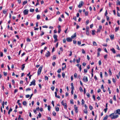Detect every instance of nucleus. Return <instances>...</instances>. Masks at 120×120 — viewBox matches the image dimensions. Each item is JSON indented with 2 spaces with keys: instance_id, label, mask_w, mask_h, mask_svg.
Instances as JSON below:
<instances>
[{
  "instance_id": "1",
  "label": "nucleus",
  "mask_w": 120,
  "mask_h": 120,
  "mask_svg": "<svg viewBox=\"0 0 120 120\" xmlns=\"http://www.w3.org/2000/svg\"><path fill=\"white\" fill-rule=\"evenodd\" d=\"M118 116V115H115L114 113H112L109 115V116L112 119H116L117 118Z\"/></svg>"
},
{
  "instance_id": "2",
  "label": "nucleus",
  "mask_w": 120,
  "mask_h": 120,
  "mask_svg": "<svg viewBox=\"0 0 120 120\" xmlns=\"http://www.w3.org/2000/svg\"><path fill=\"white\" fill-rule=\"evenodd\" d=\"M42 68V66H41L39 68L38 71V75H40L41 72V70Z\"/></svg>"
},
{
  "instance_id": "3",
  "label": "nucleus",
  "mask_w": 120,
  "mask_h": 120,
  "mask_svg": "<svg viewBox=\"0 0 120 120\" xmlns=\"http://www.w3.org/2000/svg\"><path fill=\"white\" fill-rule=\"evenodd\" d=\"M84 4V3L83 1H80L79 2V4L78 5V7L79 8H81L82 6Z\"/></svg>"
},
{
  "instance_id": "4",
  "label": "nucleus",
  "mask_w": 120,
  "mask_h": 120,
  "mask_svg": "<svg viewBox=\"0 0 120 120\" xmlns=\"http://www.w3.org/2000/svg\"><path fill=\"white\" fill-rule=\"evenodd\" d=\"M62 104L63 105L64 107V108L65 109H66L67 108V105L66 103H64V101L63 100L61 102Z\"/></svg>"
},
{
  "instance_id": "5",
  "label": "nucleus",
  "mask_w": 120,
  "mask_h": 120,
  "mask_svg": "<svg viewBox=\"0 0 120 120\" xmlns=\"http://www.w3.org/2000/svg\"><path fill=\"white\" fill-rule=\"evenodd\" d=\"M83 79L85 82H87L88 81V78L87 76H84L83 78Z\"/></svg>"
},
{
  "instance_id": "6",
  "label": "nucleus",
  "mask_w": 120,
  "mask_h": 120,
  "mask_svg": "<svg viewBox=\"0 0 120 120\" xmlns=\"http://www.w3.org/2000/svg\"><path fill=\"white\" fill-rule=\"evenodd\" d=\"M29 10L27 9L23 11V13L24 15H27L28 14Z\"/></svg>"
},
{
  "instance_id": "7",
  "label": "nucleus",
  "mask_w": 120,
  "mask_h": 120,
  "mask_svg": "<svg viewBox=\"0 0 120 120\" xmlns=\"http://www.w3.org/2000/svg\"><path fill=\"white\" fill-rule=\"evenodd\" d=\"M35 79H34L31 82L30 84V86H31L32 85H35Z\"/></svg>"
},
{
  "instance_id": "8",
  "label": "nucleus",
  "mask_w": 120,
  "mask_h": 120,
  "mask_svg": "<svg viewBox=\"0 0 120 120\" xmlns=\"http://www.w3.org/2000/svg\"><path fill=\"white\" fill-rule=\"evenodd\" d=\"M50 55V54L49 51H47L45 54V56L47 57H49Z\"/></svg>"
},
{
  "instance_id": "9",
  "label": "nucleus",
  "mask_w": 120,
  "mask_h": 120,
  "mask_svg": "<svg viewBox=\"0 0 120 120\" xmlns=\"http://www.w3.org/2000/svg\"><path fill=\"white\" fill-rule=\"evenodd\" d=\"M114 112L115 114H118L120 115V109H117L116 111V112L115 111Z\"/></svg>"
},
{
  "instance_id": "10",
  "label": "nucleus",
  "mask_w": 120,
  "mask_h": 120,
  "mask_svg": "<svg viewBox=\"0 0 120 120\" xmlns=\"http://www.w3.org/2000/svg\"><path fill=\"white\" fill-rule=\"evenodd\" d=\"M102 26L101 25H100L99 27V28L97 30V32H100L101 31V30L102 29Z\"/></svg>"
},
{
  "instance_id": "11",
  "label": "nucleus",
  "mask_w": 120,
  "mask_h": 120,
  "mask_svg": "<svg viewBox=\"0 0 120 120\" xmlns=\"http://www.w3.org/2000/svg\"><path fill=\"white\" fill-rule=\"evenodd\" d=\"M66 40L68 42H70L72 40V39L71 38H67Z\"/></svg>"
},
{
  "instance_id": "12",
  "label": "nucleus",
  "mask_w": 120,
  "mask_h": 120,
  "mask_svg": "<svg viewBox=\"0 0 120 120\" xmlns=\"http://www.w3.org/2000/svg\"><path fill=\"white\" fill-rule=\"evenodd\" d=\"M74 109L75 112L76 113H77L78 112V108L76 105H74Z\"/></svg>"
},
{
  "instance_id": "13",
  "label": "nucleus",
  "mask_w": 120,
  "mask_h": 120,
  "mask_svg": "<svg viewBox=\"0 0 120 120\" xmlns=\"http://www.w3.org/2000/svg\"><path fill=\"white\" fill-rule=\"evenodd\" d=\"M76 33H75L74 34H73V35L72 36H71V38L72 39H74L75 38V37H76Z\"/></svg>"
},
{
  "instance_id": "14",
  "label": "nucleus",
  "mask_w": 120,
  "mask_h": 120,
  "mask_svg": "<svg viewBox=\"0 0 120 120\" xmlns=\"http://www.w3.org/2000/svg\"><path fill=\"white\" fill-rule=\"evenodd\" d=\"M55 96L57 98H60V97L59 95H57V94L56 92H55Z\"/></svg>"
},
{
  "instance_id": "15",
  "label": "nucleus",
  "mask_w": 120,
  "mask_h": 120,
  "mask_svg": "<svg viewBox=\"0 0 120 120\" xmlns=\"http://www.w3.org/2000/svg\"><path fill=\"white\" fill-rule=\"evenodd\" d=\"M110 50L113 53H115L116 52L115 50L113 48H112Z\"/></svg>"
},
{
  "instance_id": "16",
  "label": "nucleus",
  "mask_w": 120,
  "mask_h": 120,
  "mask_svg": "<svg viewBox=\"0 0 120 120\" xmlns=\"http://www.w3.org/2000/svg\"><path fill=\"white\" fill-rule=\"evenodd\" d=\"M110 37L111 39H112L114 38V35H110Z\"/></svg>"
},
{
  "instance_id": "17",
  "label": "nucleus",
  "mask_w": 120,
  "mask_h": 120,
  "mask_svg": "<svg viewBox=\"0 0 120 120\" xmlns=\"http://www.w3.org/2000/svg\"><path fill=\"white\" fill-rule=\"evenodd\" d=\"M27 2V0H25L24 1H23V2L22 4L23 5H24L25 4H26Z\"/></svg>"
},
{
  "instance_id": "18",
  "label": "nucleus",
  "mask_w": 120,
  "mask_h": 120,
  "mask_svg": "<svg viewBox=\"0 0 120 120\" xmlns=\"http://www.w3.org/2000/svg\"><path fill=\"white\" fill-rule=\"evenodd\" d=\"M84 113L87 114L88 112L87 109H84Z\"/></svg>"
},
{
  "instance_id": "19",
  "label": "nucleus",
  "mask_w": 120,
  "mask_h": 120,
  "mask_svg": "<svg viewBox=\"0 0 120 120\" xmlns=\"http://www.w3.org/2000/svg\"><path fill=\"white\" fill-rule=\"evenodd\" d=\"M24 65H25V64H24L22 65V67L21 68V69L22 70H24V68H25V66Z\"/></svg>"
},
{
  "instance_id": "20",
  "label": "nucleus",
  "mask_w": 120,
  "mask_h": 120,
  "mask_svg": "<svg viewBox=\"0 0 120 120\" xmlns=\"http://www.w3.org/2000/svg\"><path fill=\"white\" fill-rule=\"evenodd\" d=\"M108 118V116L107 115H106L104 118L103 120H106Z\"/></svg>"
},
{
  "instance_id": "21",
  "label": "nucleus",
  "mask_w": 120,
  "mask_h": 120,
  "mask_svg": "<svg viewBox=\"0 0 120 120\" xmlns=\"http://www.w3.org/2000/svg\"><path fill=\"white\" fill-rule=\"evenodd\" d=\"M23 104L24 105H26L27 103L26 101H24L23 102Z\"/></svg>"
},
{
  "instance_id": "22",
  "label": "nucleus",
  "mask_w": 120,
  "mask_h": 120,
  "mask_svg": "<svg viewBox=\"0 0 120 120\" xmlns=\"http://www.w3.org/2000/svg\"><path fill=\"white\" fill-rule=\"evenodd\" d=\"M119 27H116L115 29V32H117L119 30Z\"/></svg>"
},
{
  "instance_id": "23",
  "label": "nucleus",
  "mask_w": 120,
  "mask_h": 120,
  "mask_svg": "<svg viewBox=\"0 0 120 120\" xmlns=\"http://www.w3.org/2000/svg\"><path fill=\"white\" fill-rule=\"evenodd\" d=\"M55 108L56 111H59V108L57 106H56Z\"/></svg>"
},
{
  "instance_id": "24",
  "label": "nucleus",
  "mask_w": 120,
  "mask_h": 120,
  "mask_svg": "<svg viewBox=\"0 0 120 120\" xmlns=\"http://www.w3.org/2000/svg\"><path fill=\"white\" fill-rule=\"evenodd\" d=\"M40 18V15H37V19H39Z\"/></svg>"
},
{
  "instance_id": "25",
  "label": "nucleus",
  "mask_w": 120,
  "mask_h": 120,
  "mask_svg": "<svg viewBox=\"0 0 120 120\" xmlns=\"http://www.w3.org/2000/svg\"><path fill=\"white\" fill-rule=\"evenodd\" d=\"M53 37L55 39H57V35L56 34H54L53 35Z\"/></svg>"
},
{
  "instance_id": "26",
  "label": "nucleus",
  "mask_w": 120,
  "mask_h": 120,
  "mask_svg": "<svg viewBox=\"0 0 120 120\" xmlns=\"http://www.w3.org/2000/svg\"><path fill=\"white\" fill-rule=\"evenodd\" d=\"M81 102H82V104H81L82 105H83L84 104V103H85V101L83 99H82Z\"/></svg>"
},
{
  "instance_id": "27",
  "label": "nucleus",
  "mask_w": 120,
  "mask_h": 120,
  "mask_svg": "<svg viewBox=\"0 0 120 120\" xmlns=\"http://www.w3.org/2000/svg\"><path fill=\"white\" fill-rule=\"evenodd\" d=\"M12 110V109H11V108L9 109V110L8 113V114H10V113L11 112Z\"/></svg>"
},
{
  "instance_id": "28",
  "label": "nucleus",
  "mask_w": 120,
  "mask_h": 120,
  "mask_svg": "<svg viewBox=\"0 0 120 120\" xmlns=\"http://www.w3.org/2000/svg\"><path fill=\"white\" fill-rule=\"evenodd\" d=\"M93 45L94 46H97L96 43L95 41H93Z\"/></svg>"
},
{
  "instance_id": "29",
  "label": "nucleus",
  "mask_w": 120,
  "mask_h": 120,
  "mask_svg": "<svg viewBox=\"0 0 120 120\" xmlns=\"http://www.w3.org/2000/svg\"><path fill=\"white\" fill-rule=\"evenodd\" d=\"M77 73H75L74 74V76L75 78H77Z\"/></svg>"
},
{
  "instance_id": "30",
  "label": "nucleus",
  "mask_w": 120,
  "mask_h": 120,
  "mask_svg": "<svg viewBox=\"0 0 120 120\" xmlns=\"http://www.w3.org/2000/svg\"><path fill=\"white\" fill-rule=\"evenodd\" d=\"M79 90L81 92H82L83 91V90L81 87H79Z\"/></svg>"
},
{
  "instance_id": "31",
  "label": "nucleus",
  "mask_w": 120,
  "mask_h": 120,
  "mask_svg": "<svg viewBox=\"0 0 120 120\" xmlns=\"http://www.w3.org/2000/svg\"><path fill=\"white\" fill-rule=\"evenodd\" d=\"M82 53L83 54H85V52L83 49H82Z\"/></svg>"
},
{
  "instance_id": "32",
  "label": "nucleus",
  "mask_w": 120,
  "mask_h": 120,
  "mask_svg": "<svg viewBox=\"0 0 120 120\" xmlns=\"http://www.w3.org/2000/svg\"><path fill=\"white\" fill-rule=\"evenodd\" d=\"M56 56L54 55L52 59L53 60H55L56 59Z\"/></svg>"
},
{
  "instance_id": "33",
  "label": "nucleus",
  "mask_w": 120,
  "mask_h": 120,
  "mask_svg": "<svg viewBox=\"0 0 120 120\" xmlns=\"http://www.w3.org/2000/svg\"><path fill=\"white\" fill-rule=\"evenodd\" d=\"M109 75H111L112 74V73L111 70L109 69Z\"/></svg>"
},
{
  "instance_id": "34",
  "label": "nucleus",
  "mask_w": 120,
  "mask_h": 120,
  "mask_svg": "<svg viewBox=\"0 0 120 120\" xmlns=\"http://www.w3.org/2000/svg\"><path fill=\"white\" fill-rule=\"evenodd\" d=\"M80 58H79V59L77 60L76 61L77 63H79L80 62Z\"/></svg>"
},
{
  "instance_id": "35",
  "label": "nucleus",
  "mask_w": 120,
  "mask_h": 120,
  "mask_svg": "<svg viewBox=\"0 0 120 120\" xmlns=\"http://www.w3.org/2000/svg\"><path fill=\"white\" fill-rule=\"evenodd\" d=\"M61 69H59L57 71V72L58 73H60L61 71Z\"/></svg>"
},
{
  "instance_id": "36",
  "label": "nucleus",
  "mask_w": 120,
  "mask_h": 120,
  "mask_svg": "<svg viewBox=\"0 0 120 120\" xmlns=\"http://www.w3.org/2000/svg\"><path fill=\"white\" fill-rule=\"evenodd\" d=\"M48 110L49 111H50V109L51 108V107L49 105L48 106Z\"/></svg>"
},
{
  "instance_id": "37",
  "label": "nucleus",
  "mask_w": 120,
  "mask_h": 120,
  "mask_svg": "<svg viewBox=\"0 0 120 120\" xmlns=\"http://www.w3.org/2000/svg\"><path fill=\"white\" fill-rule=\"evenodd\" d=\"M3 74L5 76H6L7 74V72H3Z\"/></svg>"
},
{
  "instance_id": "38",
  "label": "nucleus",
  "mask_w": 120,
  "mask_h": 120,
  "mask_svg": "<svg viewBox=\"0 0 120 120\" xmlns=\"http://www.w3.org/2000/svg\"><path fill=\"white\" fill-rule=\"evenodd\" d=\"M31 90V89L30 88H27L26 89V91H28L30 90Z\"/></svg>"
},
{
  "instance_id": "39",
  "label": "nucleus",
  "mask_w": 120,
  "mask_h": 120,
  "mask_svg": "<svg viewBox=\"0 0 120 120\" xmlns=\"http://www.w3.org/2000/svg\"><path fill=\"white\" fill-rule=\"evenodd\" d=\"M89 20H86V25H87L89 22Z\"/></svg>"
},
{
  "instance_id": "40",
  "label": "nucleus",
  "mask_w": 120,
  "mask_h": 120,
  "mask_svg": "<svg viewBox=\"0 0 120 120\" xmlns=\"http://www.w3.org/2000/svg\"><path fill=\"white\" fill-rule=\"evenodd\" d=\"M7 12V11L4 10L3 11V12L4 14H6Z\"/></svg>"
},
{
  "instance_id": "41",
  "label": "nucleus",
  "mask_w": 120,
  "mask_h": 120,
  "mask_svg": "<svg viewBox=\"0 0 120 120\" xmlns=\"http://www.w3.org/2000/svg\"><path fill=\"white\" fill-rule=\"evenodd\" d=\"M113 99L115 101H116V96L115 95H114L113 97Z\"/></svg>"
},
{
  "instance_id": "42",
  "label": "nucleus",
  "mask_w": 120,
  "mask_h": 120,
  "mask_svg": "<svg viewBox=\"0 0 120 120\" xmlns=\"http://www.w3.org/2000/svg\"><path fill=\"white\" fill-rule=\"evenodd\" d=\"M107 54H106L104 56V58L105 59H107Z\"/></svg>"
},
{
  "instance_id": "43",
  "label": "nucleus",
  "mask_w": 120,
  "mask_h": 120,
  "mask_svg": "<svg viewBox=\"0 0 120 120\" xmlns=\"http://www.w3.org/2000/svg\"><path fill=\"white\" fill-rule=\"evenodd\" d=\"M102 72H100V76L101 78H102Z\"/></svg>"
},
{
  "instance_id": "44",
  "label": "nucleus",
  "mask_w": 120,
  "mask_h": 120,
  "mask_svg": "<svg viewBox=\"0 0 120 120\" xmlns=\"http://www.w3.org/2000/svg\"><path fill=\"white\" fill-rule=\"evenodd\" d=\"M77 44L78 45H80L81 44V42L80 41H78L77 42Z\"/></svg>"
},
{
  "instance_id": "45",
  "label": "nucleus",
  "mask_w": 120,
  "mask_h": 120,
  "mask_svg": "<svg viewBox=\"0 0 120 120\" xmlns=\"http://www.w3.org/2000/svg\"><path fill=\"white\" fill-rule=\"evenodd\" d=\"M55 89V87L54 86H52L51 87V89L52 91H53Z\"/></svg>"
},
{
  "instance_id": "46",
  "label": "nucleus",
  "mask_w": 120,
  "mask_h": 120,
  "mask_svg": "<svg viewBox=\"0 0 120 120\" xmlns=\"http://www.w3.org/2000/svg\"><path fill=\"white\" fill-rule=\"evenodd\" d=\"M89 109L90 110H92V109L93 107L91 105H90Z\"/></svg>"
},
{
  "instance_id": "47",
  "label": "nucleus",
  "mask_w": 120,
  "mask_h": 120,
  "mask_svg": "<svg viewBox=\"0 0 120 120\" xmlns=\"http://www.w3.org/2000/svg\"><path fill=\"white\" fill-rule=\"evenodd\" d=\"M62 76H63V78H64L65 77V73L64 72H63L62 73Z\"/></svg>"
},
{
  "instance_id": "48",
  "label": "nucleus",
  "mask_w": 120,
  "mask_h": 120,
  "mask_svg": "<svg viewBox=\"0 0 120 120\" xmlns=\"http://www.w3.org/2000/svg\"><path fill=\"white\" fill-rule=\"evenodd\" d=\"M92 34L93 35H95V30H92Z\"/></svg>"
},
{
  "instance_id": "49",
  "label": "nucleus",
  "mask_w": 120,
  "mask_h": 120,
  "mask_svg": "<svg viewBox=\"0 0 120 120\" xmlns=\"http://www.w3.org/2000/svg\"><path fill=\"white\" fill-rule=\"evenodd\" d=\"M45 80H48V78L47 76H45Z\"/></svg>"
},
{
  "instance_id": "50",
  "label": "nucleus",
  "mask_w": 120,
  "mask_h": 120,
  "mask_svg": "<svg viewBox=\"0 0 120 120\" xmlns=\"http://www.w3.org/2000/svg\"><path fill=\"white\" fill-rule=\"evenodd\" d=\"M86 95L88 98H89L90 97V94L89 93H87Z\"/></svg>"
},
{
  "instance_id": "51",
  "label": "nucleus",
  "mask_w": 120,
  "mask_h": 120,
  "mask_svg": "<svg viewBox=\"0 0 120 120\" xmlns=\"http://www.w3.org/2000/svg\"><path fill=\"white\" fill-rule=\"evenodd\" d=\"M34 10L33 9H31L30 10V11L31 12H33L34 11Z\"/></svg>"
},
{
  "instance_id": "52",
  "label": "nucleus",
  "mask_w": 120,
  "mask_h": 120,
  "mask_svg": "<svg viewBox=\"0 0 120 120\" xmlns=\"http://www.w3.org/2000/svg\"><path fill=\"white\" fill-rule=\"evenodd\" d=\"M98 64L99 65H100L101 64V60H99L98 62Z\"/></svg>"
},
{
  "instance_id": "53",
  "label": "nucleus",
  "mask_w": 120,
  "mask_h": 120,
  "mask_svg": "<svg viewBox=\"0 0 120 120\" xmlns=\"http://www.w3.org/2000/svg\"><path fill=\"white\" fill-rule=\"evenodd\" d=\"M27 41L28 42H30V39L29 38H27Z\"/></svg>"
},
{
  "instance_id": "54",
  "label": "nucleus",
  "mask_w": 120,
  "mask_h": 120,
  "mask_svg": "<svg viewBox=\"0 0 120 120\" xmlns=\"http://www.w3.org/2000/svg\"><path fill=\"white\" fill-rule=\"evenodd\" d=\"M87 69H84V72L85 73H86L87 72Z\"/></svg>"
},
{
  "instance_id": "55",
  "label": "nucleus",
  "mask_w": 120,
  "mask_h": 120,
  "mask_svg": "<svg viewBox=\"0 0 120 120\" xmlns=\"http://www.w3.org/2000/svg\"><path fill=\"white\" fill-rule=\"evenodd\" d=\"M88 12L87 11H86L85 12V15L86 16L88 15Z\"/></svg>"
},
{
  "instance_id": "56",
  "label": "nucleus",
  "mask_w": 120,
  "mask_h": 120,
  "mask_svg": "<svg viewBox=\"0 0 120 120\" xmlns=\"http://www.w3.org/2000/svg\"><path fill=\"white\" fill-rule=\"evenodd\" d=\"M52 113L53 115L54 116H55L56 115V113L54 112H53Z\"/></svg>"
},
{
  "instance_id": "57",
  "label": "nucleus",
  "mask_w": 120,
  "mask_h": 120,
  "mask_svg": "<svg viewBox=\"0 0 120 120\" xmlns=\"http://www.w3.org/2000/svg\"><path fill=\"white\" fill-rule=\"evenodd\" d=\"M117 4V5H120V1H118L116 3Z\"/></svg>"
},
{
  "instance_id": "58",
  "label": "nucleus",
  "mask_w": 120,
  "mask_h": 120,
  "mask_svg": "<svg viewBox=\"0 0 120 120\" xmlns=\"http://www.w3.org/2000/svg\"><path fill=\"white\" fill-rule=\"evenodd\" d=\"M97 50H98V52H100L101 51V49L100 48H99Z\"/></svg>"
},
{
  "instance_id": "59",
  "label": "nucleus",
  "mask_w": 120,
  "mask_h": 120,
  "mask_svg": "<svg viewBox=\"0 0 120 120\" xmlns=\"http://www.w3.org/2000/svg\"><path fill=\"white\" fill-rule=\"evenodd\" d=\"M41 32H42L41 34H40L41 36H42L43 35H44V32L43 31H41Z\"/></svg>"
},
{
  "instance_id": "60",
  "label": "nucleus",
  "mask_w": 120,
  "mask_h": 120,
  "mask_svg": "<svg viewBox=\"0 0 120 120\" xmlns=\"http://www.w3.org/2000/svg\"><path fill=\"white\" fill-rule=\"evenodd\" d=\"M79 82H80V83L81 84V85L82 86H83V84L82 83V82L81 81V80H80V81H79Z\"/></svg>"
},
{
  "instance_id": "61",
  "label": "nucleus",
  "mask_w": 120,
  "mask_h": 120,
  "mask_svg": "<svg viewBox=\"0 0 120 120\" xmlns=\"http://www.w3.org/2000/svg\"><path fill=\"white\" fill-rule=\"evenodd\" d=\"M30 96L29 95V94L26 95V98H28Z\"/></svg>"
},
{
  "instance_id": "62",
  "label": "nucleus",
  "mask_w": 120,
  "mask_h": 120,
  "mask_svg": "<svg viewBox=\"0 0 120 120\" xmlns=\"http://www.w3.org/2000/svg\"><path fill=\"white\" fill-rule=\"evenodd\" d=\"M116 47H117V49L119 50H120V48L119 47V46L118 45H117Z\"/></svg>"
},
{
  "instance_id": "63",
  "label": "nucleus",
  "mask_w": 120,
  "mask_h": 120,
  "mask_svg": "<svg viewBox=\"0 0 120 120\" xmlns=\"http://www.w3.org/2000/svg\"><path fill=\"white\" fill-rule=\"evenodd\" d=\"M39 117L40 118L41 117V114L40 113V112H39V114H38V115Z\"/></svg>"
},
{
  "instance_id": "64",
  "label": "nucleus",
  "mask_w": 120,
  "mask_h": 120,
  "mask_svg": "<svg viewBox=\"0 0 120 120\" xmlns=\"http://www.w3.org/2000/svg\"><path fill=\"white\" fill-rule=\"evenodd\" d=\"M112 81L114 83H115L116 82V80L114 78H112Z\"/></svg>"
}]
</instances>
